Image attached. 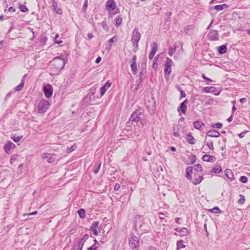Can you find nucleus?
Listing matches in <instances>:
<instances>
[{
	"label": "nucleus",
	"instance_id": "obj_1",
	"mask_svg": "<svg viewBox=\"0 0 250 250\" xmlns=\"http://www.w3.org/2000/svg\"><path fill=\"white\" fill-rule=\"evenodd\" d=\"M64 65V60L60 57H56L51 61L52 69H54L55 72H58L62 69Z\"/></svg>",
	"mask_w": 250,
	"mask_h": 250
},
{
	"label": "nucleus",
	"instance_id": "obj_2",
	"mask_svg": "<svg viewBox=\"0 0 250 250\" xmlns=\"http://www.w3.org/2000/svg\"><path fill=\"white\" fill-rule=\"evenodd\" d=\"M141 37V34L139 32L138 28H134L132 33L131 42L132 46L135 48H138V43Z\"/></svg>",
	"mask_w": 250,
	"mask_h": 250
},
{
	"label": "nucleus",
	"instance_id": "obj_3",
	"mask_svg": "<svg viewBox=\"0 0 250 250\" xmlns=\"http://www.w3.org/2000/svg\"><path fill=\"white\" fill-rule=\"evenodd\" d=\"M50 104L45 99L41 100L38 105V111L39 113H45L49 107Z\"/></svg>",
	"mask_w": 250,
	"mask_h": 250
},
{
	"label": "nucleus",
	"instance_id": "obj_4",
	"mask_svg": "<svg viewBox=\"0 0 250 250\" xmlns=\"http://www.w3.org/2000/svg\"><path fill=\"white\" fill-rule=\"evenodd\" d=\"M173 64L172 60L169 58H167L164 64V72L166 74H170L171 72V67Z\"/></svg>",
	"mask_w": 250,
	"mask_h": 250
},
{
	"label": "nucleus",
	"instance_id": "obj_5",
	"mask_svg": "<svg viewBox=\"0 0 250 250\" xmlns=\"http://www.w3.org/2000/svg\"><path fill=\"white\" fill-rule=\"evenodd\" d=\"M142 114V109L139 108L133 112L129 118V121L138 122L141 120L140 115Z\"/></svg>",
	"mask_w": 250,
	"mask_h": 250
},
{
	"label": "nucleus",
	"instance_id": "obj_6",
	"mask_svg": "<svg viewBox=\"0 0 250 250\" xmlns=\"http://www.w3.org/2000/svg\"><path fill=\"white\" fill-rule=\"evenodd\" d=\"M146 108L150 114L152 115L155 110V101L152 99L151 101H147L146 103Z\"/></svg>",
	"mask_w": 250,
	"mask_h": 250
},
{
	"label": "nucleus",
	"instance_id": "obj_7",
	"mask_svg": "<svg viewBox=\"0 0 250 250\" xmlns=\"http://www.w3.org/2000/svg\"><path fill=\"white\" fill-rule=\"evenodd\" d=\"M43 92L47 98L51 97L53 94L52 86L50 84H47L43 87Z\"/></svg>",
	"mask_w": 250,
	"mask_h": 250
},
{
	"label": "nucleus",
	"instance_id": "obj_8",
	"mask_svg": "<svg viewBox=\"0 0 250 250\" xmlns=\"http://www.w3.org/2000/svg\"><path fill=\"white\" fill-rule=\"evenodd\" d=\"M129 246L132 249H134L139 246V241L135 236L132 235L129 239Z\"/></svg>",
	"mask_w": 250,
	"mask_h": 250
},
{
	"label": "nucleus",
	"instance_id": "obj_9",
	"mask_svg": "<svg viewBox=\"0 0 250 250\" xmlns=\"http://www.w3.org/2000/svg\"><path fill=\"white\" fill-rule=\"evenodd\" d=\"M16 147V145L11 141H9L4 146V150L7 154H10V150L14 149Z\"/></svg>",
	"mask_w": 250,
	"mask_h": 250
},
{
	"label": "nucleus",
	"instance_id": "obj_10",
	"mask_svg": "<svg viewBox=\"0 0 250 250\" xmlns=\"http://www.w3.org/2000/svg\"><path fill=\"white\" fill-rule=\"evenodd\" d=\"M208 39L212 41L219 40V37L218 31L216 30H212L208 34Z\"/></svg>",
	"mask_w": 250,
	"mask_h": 250
},
{
	"label": "nucleus",
	"instance_id": "obj_11",
	"mask_svg": "<svg viewBox=\"0 0 250 250\" xmlns=\"http://www.w3.org/2000/svg\"><path fill=\"white\" fill-rule=\"evenodd\" d=\"M158 50V45L157 42H154L151 45V51L149 54V59L151 60L154 55H155L157 51Z\"/></svg>",
	"mask_w": 250,
	"mask_h": 250
},
{
	"label": "nucleus",
	"instance_id": "obj_12",
	"mask_svg": "<svg viewBox=\"0 0 250 250\" xmlns=\"http://www.w3.org/2000/svg\"><path fill=\"white\" fill-rule=\"evenodd\" d=\"M99 224V222L96 221L93 222L90 227V229L92 230L94 236H97L99 234V231L100 230V229L98 228Z\"/></svg>",
	"mask_w": 250,
	"mask_h": 250
},
{
	"label": "nucleus",
	"instance_id": "obj_13",
	"mask_svg": "<svg viewBox=\"0 0 250 250\" xmlns=\"http://www.w3.org/2000/svg\"><path fill=\"white\" fill-rule=\"evenodd\" d=\"M52 1V7L54 12L58 14H61L62 10L58 6V3L55 0H51Z\"/></svg>",
	"mask_w": 250,
	"mask_h": 250
},
{
	"label": "nucleus",
	"instance_id": "obj_14",
	"mask_svg": "<svg viewBox=\"0 0 250 250\" xmlns=\"http://www.w3.org/2000/svg\"><path fill=\"white\" fill-rule=\"evenodd\" d=\"M188 102V100L186 99L184 102L181 103L179 107L178 108V111L179 112H180L181 110L183 114H186V110L187 108V104Z\"/></svg>",
	"mask_w": 250,
	"mask_h": 250
},
{
	"label": "nucleus",
	"instance_id": "obj_15",
	"mask_svg": "<svg viewBox=\"0 0 250 250\" xmlns=\"http://www.w3.org/2000/svg\"><path fill=\"white\" fill-rule=\"evenodd\" d=\"M203 179L202 175H199L198 174H194V178L191 180L194 185H198L201 182Z\"/></svg>",
	"mask_w": 250,
	"mask_h": 250
},
{
	"label": "nucleus",
	"instance_id": "obj_16",
	"mask_svg": "<svg viewBox=\"0 0 250 250\" xmlns=\"http://www.w3.org/2000/svg\"><path fill=\"white\" fill-rule=\"evenodd\" d=\"M111 83L109 82H106V83L101 87V97L104 96V95L106 92V90L110 87Z\"/></svg>",
	"mask_w": 250,
	"mask_h": 250
},
{
	"label": "nucleus",
	"instance_id": "obj_17",
	"mask_svg": "<svg viewBox=\"0 0 250 250\" xmlns=\"http://www.w3.org/2000/svg\"><path fill=\"white\" fill-rule=\"evenodd\" d=\"M202 159L203 161L209 162H214L216 160V158L214 156L207 154L204 155Z\"/></svg>",
	"mask_w": 250,
	"mask_h": 250
},
{
	"label": "nucleus",
	"instance_id": "obj_18",
	"mask_svg": "<svg viewBox=\"0 0 250 250\" xmlns=\"http://www.w3.org/2000/svg\"><path fill=\"white\" fill-rule=\"evenodd\" d=\"M42 158L44 159H47V162L49 163H52L55 161L54 158H53L52 155L50 153H43L42 155Z\"/></svg>",
	"mask_w": 250,
	"mask_h": 250
},
{
	"label": "nucleus",
	"instance_id": "obj_19",
	"mask_svg": "<svg viewBox=\"0 0 250 250\" xmlns=\"http://www.w3.org/2000/svg\"><path fill=\"white\" fill-rule=\"evenodd\" d=\"M220 135V133L215 130H210L207 133V136L210 137H219Z\"/></svg>",
	"mask_w": 250,
	"mask_h": 250
},
{
	"label": "nucleus",
	"instance_id": "obj_20",
	"mask_svg": "<svg viewBox=\"0 0 250 250\" xmlns=\"http://www.w3.org/2000/svg\"><path fill=\"white\" fill-rule=\"evenodd\" d=\"M205 124L200 121H197L194 123V126L197 129L201 131L203 130Z\"/></svg>",
	"mask_w": 250,
	"mask_h": 250
},
{
	"label": "nucleus",
	"instance_id": "obj_21",
	"mask_svg": "<svg viewBox=\"0 0 250 250\" xmlns=\"http://www.w3.org/2000/svg\"><path fill=\"white\" fill-rule=\"evenodd\" d=\"M106 6L109 10H114L115 9V3L113 0H108L106 2Z\"/></svg>",
	"mask_w": 250,
	"mask_h": 250
},
{
	"label": "nucleus",
	"instance_id": "obj_22",
	"mask_svg": "<svg viewBox=\"0 0 250 250\" xmlns=\"http://www.w3.org/2000/svg\"><path fill=\"white\" fill-rule=\"evenodd\" d=\"M192 170L193 167H188L186 168V177L189 180H192Z\"/></svg>",
	"mask_w": 250,
	"mask_h": 250
},
{
	"label": "nucleus",
	"instance_id": "obj_23",
	"mask_svg": "<svg viewBox=\"0 0 250 250\" xmlns=\"http://www.w3.org/2000/svg\"><path fill=\"white\" fill-rule=\"evenodd\" d=\"M225 175L231 181H233L234 179V175L232 171L230 169H226L225 171Z\"/></svg>",
	"mask_w": 250,
	"mask_h": 250
},
{
	"label": "nucleus",
	"instance_id": "obj_24",
	"mask_svg": "<svg viewBox=\"0 0 250 250\" xmlns=\"http://www.w3.org/2000/svg\"><path fill=\"white\" fill-rule=\"evenodd\" d=\"M187 141L190 144L193 145L195 144V140L190 133H188L187 135Z\"/></svg>",
	"mask_w": 250,
	"mask_h": 250
},
{
	"label": "nucleus",
	"instance_id": "obj_25",
	"mask_svg": "<svg viewBox=\"0 0 250 250\" xmlns=\"http://www.w3.org/2000/svg\"><path fill=\"white\" fill-rule=\"evenodd\" d=\"M216 88L214 86H207L204 88V91L206 93H214Z\"/></svg>",
	"mask_w": 250,
	"mask_h": 250
},
{
	"label": "nucleus",
	"instance_id": "obj_26",
	"mask_svg": "<svg viewBox=\"0 0 250 250\" xmlns=\"http://www.w3.org/2000/svg\"><path fill=\"white\" fill-rule=\"evenodd\" d=\"M227 50V46L226 45H222L218 48V51L219 54H223L226 52Z\"/></svg>",
	"mask_w": 250,
	"mask_h": 250
},
{
	"label": "nucleus",
	"instance_id": "obj_27",
	"mask_svg": "<svg viewBox=\"0 0 250 250\" xmlns=\"http://www.w3.org/2000/svg\"><path fill=\"white\" fill-rule=\"evenodd\" d=\"M228 5H227L226 4H220V5H215L214 6V9L219 11H221V10H222L225 8H227L228 7Z\"/></svg>",
	"mask_w": 250,
	"mask_h": 250
},
{
	"label": "nucleus",
	"instance_id": "obj_28",
	"mask_svg": "<svg viewBox=\"0 0 250 250\" xmlns=\"http://www.w3.org/2000/svg\"><path fill=\"white\" fill-rule=\"evenodd\" d=\"M176 245L177 250L186 247V245L183 244V241L182 240L178 241Z\"/></svg>",
	"mask_w": 250,
	"mask_h": 250
},
{
	"label": "nucleus",
	"instance_id": "obj_29",
	"mask_svg": "<svg viewBox=\"0 0 250 250\" xmlns=\"http://www.w3.org/2000/svg\"><path fill=\"white\" fill-rule=\"evenodd\" d=\"M131 71L134 74H136L138 71L137 63H131Z\"/></svg>",
	"mask_w": 250,
	"mask_h": 250
},
{
	"label": "nucleus",
	"instance_id": "obj_30",
	"mask_svg": "<svg viewBox=\"0 0 250 250\" xmlns=\"http://www.w3.org/2000/svg\"><path fill=\"white\" fill-rule=\"evenodd\" d=\"M179 231L182 236H186L188 234V230L186 228H181Z\"/></svg>",
	"mask_w": 250,
	"mask_h": 250
},
{
	"label": "nucleus",
	"instance_id": "obj_31",
	"mask_svg": "<svg viewBox=\"0 0 250 250\" xmlns=\"http://www.w3.org/2000/svg\"><path fill=\"white\" fill-rule=\"evenodd\" d=\"M78 213L80 218L83 219L85 217V211L84 209L81 208L78 211Z\"/></svg>",
	"mask_w": 250,
	"mask_h": 250
},
{
	"label": "nucleus",
	"instance_id": "obj_32",
	"mask_svg": "<svg viewBox=\"0 0 250 250\" xmlns=\"http://www.w3.org/2000/svg\"><path fill=\"white\" fill-rule=\"evenodd\" d=\"M24 80H22L21 83L15 87V90L17 91L21 90L24 86Z\"/></svg>",
	"mask_w": 250,
	"mask_h": 250
},
{
	"label": "nucleus",
	"instance_id": "obj_33",
	"mask_svg": "<svg viewBox=\"0 0 250 250\" xmlns=\"http://www.w3.org/2000/svg\"><path fill=\"white\" fill-rule=\"evenodd\" d=\"M194 25H189L187 26H186L185 28V32L186 34H188V32L189 31L192 30L194 29Z\"/></svg>",
	"mask_w": 250,
	"mask_h": 250
},
{
	"label": "nucleus",
	"instance_id": "obj_34",
	"mask_svg": "<svg viewBox=\"0 0 250 250\" xmlns=\"http://www.w3.org/2000/svg\"><path fill=\"white\" fill-rule=\"evenodd\" d=\"M189 160L191 164H193L196 160V157L195 155L191 154L189 156Z\"/></svg>",
	"mask_w": 250,
	"mask_h": 250
},
{
	"label": "nucleus",
	"instance_id": "obj_35",
	"mask_svg": "<svg viewBox=\"0 0 250 250\" xmlns=\"http://www.w3.org/2000/svg\"><path fill=\"white\" fill-rule=\"evenodd\" d=\"M122 18L120 16H118L116 18V25H120L122 24Z\"/></svg>",
	"mask_w": 250,
	"mask_h": 250
},
{
	"label": "nucleus",
	"instance_id": "obj_36",
	"mask_svg": "<svg viewBox=\"0 0 250 250\" xmlns=\"http://www.w3.org/2000/svg\"><path fill=\"white\" fill-rule=\"evenodd\" d=\"M194 169L197 172H201L202 171V167L200 164H196L194 166Z\"/></svg>",
	"mask_w": 250,
	"mask_h": 250
},
{
	"label": "nucleus",
	"instance_id": "obj_37",
	"mask_svg": "<svg viewBox=\"0 0 250 250\" xmlns=\"http://www.w3.org/2000/svg\"><path fill=\"white\" fill-rule=\"evenodd\" d=\"M222 171V168L220 166H218L213 168L212 170V172L215 173H219Z\"/></svg>",
	"mask_w": 250,
	"mask_h": 250
},
{
	"label": "nucleus",
	"instance_id": "obj_38",
	"mask_svg": "<svg viewBox=\"0 0 250 250\" xmlns=\"http://www.w3.org/2000/svg\"><path fill=\"white\" fill-rule=\"evenodd\" d=\"M22 137L20 136H14L11 137V139L16 143H18L20 141V140L22 139Z\"/></svg>",
	"mask_w": 250,
	"mask_h": 250
},
{
	"label": "nucleus",
	"instance_id": "obj_39",
	"mask_svg": "<svg viewBox=\"0 0 250 250\" xmlns=\"http://www.w3.org/2000/svg\"><path fill=\"white\" fill-rule=\"evenodd\" d=\"M89 236L88 234H85L84 235L83 237L82 238L81 241L79 242V244H83V246L84 245V244L86 240L88 238Z\"/></svg>",
	"mask_w": 250,
	"mask_h": 250
},
{
	"label": "nucleus",
	"instance_id": "obj_40",
	"mask_svg": "<svg viewBox=\"0 0 250 250\" xmlns=\"http://www.w3.org/2000/svg\"><path fill=\"white\" fill-rule=\"evenodd\" d=\"M240 196V199L238 200V203L239 204H243L245 201V197L244 196L240 194L239 195Z\"/></svg>",
	"mask_w": 250,
	"mask_h": 250
},
{
	"label": "nucleus",
	"instance_id": "obj_41",
	"mask_svg": "<svg viewBox=\"0 0 250 250\" xmlns=\"http://www.w3.org/2000/svg\"><path fill=\"white\" fill-rule=\"evenodd\" d=\"M83 247V244L79 243L77 246L74 247L72 250H82Z\"/></svg>",
	"mask_w": 250,
	"mask_h": 250
},
{
	"label": "nucleus",
	"instance_id": "obj_42",
	"mask_svg": "<svg viewBox=\"0 0 250 250\" xmlns=\"http://www.w3.org/2000/svg\"><path fill=\"white\" fill-rule=\"evenodd\" d=\"M207 145L209 148V149L211 150H214L213 144L212 141H209L207 142Z\"/></svg>",
	"mask_w": 250,
	"mask_h": 250
},
{
	"label": "nucleus",
	"instance_id": "obj_43",
	"mask_svg": "<svg viewBox=\"0 0 250 250\" xmlns=\"http://www.w3.org/2000/svg\"><path fill=\"white\" fill-rule=\"evenodd\" d=\"M176 50V46H174V48H170L168 51V55L171 57L172 56V55L175 53Z\"/></svg>",
	"mask_w": 250,
	"mask_h": 250
},
{
	"label": "nucleus",
	"instance_id": "obj_44",
	"mask_svg": "<svg viewBox=\"0 0 250 250\" xmlns=\"http://www.w3.org/2000/svg\"><path fill=\"white\" fill-rule=\"evenodd\" d=\"M223 125L220 123L216 124H213L211 125V126L214 128H220L222 127Z\"/></svg>",
	"mask_w": 250,
	"mask_h": 250
},
{
	"label": "nucleus",
	"instance_id": "obj_45",
	"mask_svg": "<svg viewBox=\"0 0 250 250\" xmlns=\"http://www.w3.org/2000/svg\"><path fill=\"white\" fill-rule=\"evenodd\" d=\"M20 10L22 12H26L28 11V8L25 5H20Z\"/></svg>",
	"mask_w": 250,
	"mask_h": 250
},
{
	"label": "nucleus",
	"instance_id": "obj_46",
	"mask_svg": "<svg viewBox=\"0 0 250 250\" xmlns=\"http://www.w3.org/2000/svg\"><path fill=\"white\" fill-rule=\"evenodd\" d=\"M240 181L243 183H246L248 182V178L246 176H242L240 177Z\"/></svg>",
	"mask_w": 250,
	"mask_h": 250
},
{
	"label": "nucleus",
	"instance_id": "obj_47",
	"mask_svg": "<svg viewBox=\"0 0 250 250\" xmlns=\"http://www.w3.org/2000/svg\"><path fill=\"white\" fill-rule=\"evenodd\" d=\"M202 78L206 81H207L208 83H211L212 82V80L210 79L207 77L204 74H202Z\"/></svg>",
	"mask_w": 250,
	"mask_h": 250
},
{
	"label": "nucleus",
	"instance_id": "obj_48",
	"mask_svg": "<svg viewBox=\"0 0 250 250\" xmlns=\"http://www.w3.org/2000/svg\"><path fill=\"white\" fill-rule=\"evenodd\" d=\"M97 84L95 85L94 86L92 87L90 89V92H91L92 95H94L95 94V91L96 88H97Z\"/></svg>",
	"mask_w": 250,
	"mask_h": 250
},
{
	"label": "nucleus",
	"instance_id": "obj_49",
	"mask_svg": "<svg viewBox=\"0 0 250 250\" xmlns=\"http://www.w3.org/2000/svg\"><path fill=\"white\" fill-rule=\"evenodd\" d=\"M101 166V163H100L99 164L98 166L94 170V173L97 174L99 172V171L100 169Z\"/></svg>",
	"mask_w": 250,
	"mask_h": 250
},
{
	"label": "nucleus",
	"instance_id": "obj_50",
	"mask_svg": "<svg viewBox=\"0 0 250 250\" xmlns=\"http://www.w3.org/2000/svg\"><path fill=\"white\" fill-rule=\"evenodd\" d=\"M117 40V37L116 36H114L113 38H111L110 40H109L108 42H116Z\"/></svg>",
	"mask_w": 250,
	"mask_h": 250
},
{
	"label": "nucleus",
	"instance_id": "obj_51",
	"mask_svg": "<svg viewBox=\"0 0 250 250\" xmlns=\"http://www.w3.org/2000/svg\"><path fill=\"white\" fill-rule=\"evenodd\" d=\"M211 211L213 213H218L220 211L219 208L218 207H215L211 209Z\"/></svg>",
	"mask_w": 250,
	"mask_h": 250
},
{
	"label": "nucleus",
	"instance_id": "obj_52",
	"mask_svg": "<svg viewBox=\"0 0 250 250\" xmlns=\"http://www.w3.org/2000/svg\"><path fill=\"white\" fill-rule=\"evenodd\" d=\"M59 37V35L58 34H57L55 36V37L54 38V41L56 43H58V44H61V43L62 42V41H57V38H58Z\"/></svg>",
	"mask_w": 250,
	"mask_h": 250
},
{
	"label": "nucleus",
	"instance_id": "obj_53",
	"mask_svg": "<svg viewBox=\"0 0 250 250\" xmlns=\"http://www.w3.org/2000/svg\"><path fill=\"white\" fill-rule=\"evenodd\" d=\"M97 247L95 245H93L87 249V250H96Z\"/></svg>",
	"mask_w": 250,
	"mask_h": 250
},
{
	"label": "nucleus",
	"instance_id": "obj_54",
	"mask_svg": "<svg viewBox=\"0 0 250 250\" xmlns=\"http://www.w3.org/2000/svg\"><path fill=\"white\" fill-rule=\"evenodd\" d=\"M121 187V186L119 184H116L114 187V190L117 191Z\"/></svg>",
	"mask_w": 250,
	"mask_h": 250
},
{
	"label": "nucleus",
	"instance_id": "obj_55",
	"mask_svg": "<svg viewBox=\"0 0 250 250\" xmlns=\"http://www.w3.org/2000/svg\"><path fill=\"white\" fill-rule=\"evenodd\" d=\"M102 25L104 27V29L107 28V23L105 21H104L102 22Z\"/></svg>",
	"mask_w": 250,
	"mask_h": 250
},
{
	"label": "nucleus",
	"instance_id": "obj_56",
	"mask_svg": "<svg viewBox=\"0 0 250 250\" xmlns=\"http://www.w3.org/2000/svg\"><path fill=\"white\" fill-rule=\"evenodd\" d=\"M137 56L134 55L131 59V63H136Z\"/></svg>",
	"mask_w": 250,
	"mask_h": 250
},
{
	"label": "nucleus",
	"instance_id": "obj_57",
	"mask_svg": "<svg viewBox=\"0 0 250 250\" xmlns=\"http://www.w3.org/2000/svg\"><path fill=\"white\" fill-rule=\"evenodd\" d=\"M8 10L9 12H15L16 11L15 9L12 6L8 8Z\"/></svg>",
	"mask_w": 250,
	"mask_h": 250
},
{
	"label": "nucleus",
	"instance_id": "obj_58",
	"mask_svg": "<svg viewBox=\"0 0 250 250\" xmlns=\"http://www.w3.org/2000/svg\"><path fill=\"white\" fill-rule=\"evenodd\" d=\"M38 213L37 211H35L34 212H31V213H28V214H24V215H36Z\"/></svg>",
	"mask_w": 250,
	"mask_h": 250
},
{
	"label": "nucleus",
	"instance_id": "obj_59",
	"mask_svg": "<svg viewBox=\"0 0 250 250\" xmlns=\"http://www.w3.org/2000/svg\"><path fill=\"white\" fill-rule=\"evenodd\" d=\"M180 94H181V98H184L186 97V94L184 91L181 90Z\"/></svg>",
	"mask_w": 250,
	"mask_h": 250
},
{
	"label": "nucleus",
	"instance_id": "obj_60",
	"mask_svg": "<svg viewBox=\"0 0 250 250\" xmlns=\"http://www.w3.org/2000/svg\"><path fill=\"white\" fill-rule=\"evenodd\" d=\"M247 131H244L243 132H241V133L238 134V136L240 138H242L244 137L245 134Z\"/></svg>",
	"mask_w": 250,
	"mask_h": 250
},
{
	"label": "nucleus",
	"instance_id": "obj_61",
	"mask_svg": "<svg viewBox=\"0 0 250 250\" xmlns=\"http://www.w3.org/2000/svg\"><path fill=\"white\" fill-rule=\"evenodd\" d=\"M101 60H102L101 58L100 57H98L96 59V61H95V62H96V63H99L101 61Z\"/></svg>",
	"mask_w": 250,
	"mask_h": 250
},
{
	"label": "nucleus",
	"instance_id": "obj_62",
	"mask_svg": "<svg viewBox=\"0 0 250 250\" xmlns=\"http://www.w3.org/2000/svg\"><path fill=\"white\" fill-rule=\"evenodd\" d=\"M246 101H247V99H246V98H242L240 99V102L241 103H245L246 102Z\"/></svg>",
	"mask_w": 250,
	"mask_h": 250
},
{
	"label": "nucleus",
	"instance_id": "obj_63",
	"mask_svg": "<svg viewBox=\"0 0 250 250\" xmlns=\"http://www.w3.org/2000/svg\"><path fill=\"white\" fill-rule=\"evenodd\" d=\"M87 7V0H85L84 1L83 8H86Z\"/></svg>",
	"mask_w": 250,
	"mask_h": 250
},
{
	"label": "nucleus",
	"instance_id": "obj_64",
	"mask_svg": "<svg viewBox=\"0 0 250 250\" xmlns=\"http://www.w3.org/2000/svg\"><path fill=\"white\" fill-rule=\"evenodd\" d=\"M87 37L89 39H91L93 37V36L91 33H88L87 34Z\"/></svg>",
	"mask_w": 250,
	"mask_h": 250
}]
</instances>
